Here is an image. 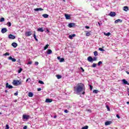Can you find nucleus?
Here are the masks:
<instances>
[{"label": "nucleus", "mask_w": 129, "mask_h": 129, "mask_svg": "<svg viewBox=\"0 0 129 129\" xmlns=\"http://www.w3.org/2000/svg\"><path fill=\"white\" fill-rule=\"evenodd\" d=\"M102 64V61H99L98 63V66H100V64Z\"/></svg>", "instance_id": "obj_39"}, {"label": "nucleus", "mask_w": 129, "mask_h": 129, "mask_svg": "<svg viewBox=\"0 0 129 129\" xmlns=\"http://www.w3.org/2000/svg\"><path fill=\"white\" fill-rule=\"evenodd\" d=\"M33 37L34 38V39H36V32L34 31V33L33 34Z\"/></svg>", "instance_id": "obj_41"}, {"label": "nucleus", "mask_w": 129, "mask_h": 129, "mask_svg": "<svg viewBox=\"0 0 129 129\" xmlns=\"http://www.w3.org/2000/svg\"><path fill=\"white\" fill-rule=\"evenodd\" d=\"M106 107H107L108 110H109V107H108V106H106Z\"/></svg>", "instance_id": "obj_57"}, {"label": "nucleus", "mask_w": 129, "mask_h": 129, "mask_svg": "<svg viewBox=\"0 0 129 129\" xmlns=\"http://www.w3.org/2000/svg\"><path fill=\"white\" fill-rule=\"evenodd\" d=\"M72 36L73 37H75V36H76V34H72Z\"/></svg>", "instance_id": "obj_56"}, {"label": "nucleus", "mask_w": 129, "mask_h": 129, "mask_svg": "<svg viewBox=\"0 0 129 129\" xmlns=\"http://www.w3.org/2000/svg\"><path fill=\"white\" fill-rule=\"evenodd\" d=\"M29 79H30V78L27 79L26 82H28V81H29Z\"/></svg>", "instance_id": "obj_61"}, {"label": "nucleus", "mask_w": 129, "mask_h": 129, "mask_svg": "<svg viewBox=\"0 0 129 129\" xmlns=\"http://www.w3.org/2000/svg\"><path fill=\"white\" fill-rule=\"evenodd\" d=\"M64 58H60L59 62H64Z\"/></svg>", "instance_id": "obj_38"}, {"label": "nucleus", "mask_w": 129, "mask_h": 129, "mask_svg": "<svg viewBox=\"0 0 129 129\" xmlns=\"http://www.w3.org/2000/svg\"><path fill=\"white\" fill-rule=\"evenodd\" d=\"M87 60L89 62H92V61H93V58L91 56H89L87 58Z\"/></svg>", "instance_id": "obj_13"}, {"label": "nucleus", "mask_w": 129, "mask_h": 129, "mask_svg": "<svg viewBox=\"0 0 129 129\" xmlns=\"http://www.w3.org/2000/svg\"><path fill=\"white\" fill-rule=\"evenodd\" d=\"M35 65H39V62L38 61H35Z\"/></svg>", "instance_id": "obj_46"}, {"label": "nucleus", "mask_w": 129, "mask_h": 129, "mask_svg": "<svg viewBox=\"0 0 129 129\" xmlns=\"http://www.w3.org/2000/svg\"><path fill=\"white\" fill-rule=\"evenodd\" d=\"M82 129H88V126L86 125L82 128Z\"/></svg>", "instance_id": "obj_30"}, {"label": "nucleus", "mask_w": 129, "mask_h": 129, "mask_svg": "<svg viewBox=\"0 0 129 129\" xmlns=\"http://www.w3.org/2000/svg\"><path fill=\"white\" fill-rule=\"evenodd\" d=\"M33 95H34V94H33V93H32V92H29V93H28V96H29V97H33Z\"/></svg>", "instance_id": "obj_24"}, {"label": "nucleus", "mask_w": 129, "mask_h": 129, "mask_svg": "<svg viewBox=\"0 0 129 129\" xmlns=\"http://www.w3.org/2000/svg\"><path fill=\"white\" fill-rule=\"evenodd\" d=\"M9 60H12V62H16L17 59L16 58H13L12 56H10L8 57Z\"/></svg>", "instance_id": "obj_10"}, {"label": "nucleus", "mask_w": 129, "mask_h": 129, "mask_svg": "<svg viewBox=\"0 0 129 129\" xmlns=\"http://www.w3.org/2000/svg\"><path fill=\"white\" fill-rule=\"evenodd\" d=\"M67 107H68V108H71V107H72L70 105H69V106H67Z\"/></svg>", "instance_id": "obj_52"}, {"label": "nucleus", "mask_w": 129, "mask_h": 129, "mask_svg": "<svg viewBox=\"0 0 129 129\" xmlns=\"http://www.w3.org/2000/svg\"><path fill=\"white\" fill-rule=\"evenodd\" d=\"M93 61H97V57H93Z\"/></svg>", "instance_id": "obj_35"}, {"label": "nucleus", "mask_w": 129, "mask_h": 129, "mask_svg": "<svg viewBox=\"0 0 129 129\" xmlns=\"http://www.w3.org/2000/svg\"><path fill=\"white\" fill-rule=\"evenodd\" d=\"M12 46L14 47V48H17V47H18V43L13 42L12 43Z\"/></svg>", "instance_id": "obj_12"}, {"label": "nucleus", "mask_w": 129, "mask_h": 129, "mask_svg": "<svg viewBox=\"0 0 129 129\" xmlns=\"http://www.w3.org/2000/svg\"><path fill=\"white\" fill-rule=\"evenodd\" d=\"M23 119H29V118H30V115L23 114Z\"/></svg>", "instance_id": "obj_3"}, {"label": "nucleus", "mask_w": 129, "mask_h": 129, "mask_svg": "<svg viewBox=\"0 0 129 129\" xmlns=\"http://www.w3.org/2000/svg\"><path fill=\"white\" fill-rule=\"evenodd\" d=\"M122 82L124 84L129 85L128 82L127 81H126V80H125V79H123L122 80Z\"/></svg>", "instance_id": "obj_17"}, {"label": "nucleus", "mask_w": 129, "mask_h": 129, "mask_svg": "<svg viewBox=\"0 0 129 129\" xmlns=\"http://www.w3.org/2000/svg\"><path fill=\"white\" fill-rule=\"evenodd\" d=\"M14 95H15V96L18 95V92H16V93H14Z\"/></svg>", "instance_id": "obj_55"}, {"label": "nucleus", "mask_w": 129, "mask_h": 129, "mask_svg": "<svg viewBox=\"0 0 129 129\" xmlns=\"http://www.w3.org/2000/svg\"><path fill=\"white\" fill-rule=\"evenodd\" d=\"M0 22H5V18H2L0 19Z\"/></svg>", "instance_id": "obj_31"}, {"label": "nucleus", "mask_w": 129, "mask_h": 129, "mask_svg": "<svg viewBox=\"0 0 129 129\" xmlns=\"http://www.w3.org/2000/svg\"><path fill=\"white\" fill-rule=\"evenodd\" d=\"M99 51H104V49H102V48H99Z\"/></svg>", "instance_id": "obj_44"}, {"label": "nucleus", "mask_w": 129, "mask_h": 129, "mask_svg": "<svg viewBox=\"0 0 129 129\" xmlns=\"http://www.w3.org/2000/svg\"><path fill=\"white\" fill-rule=\"evenodd\" d=\"M49 48V44H46L44 48V50H47Z\"/></svg>", "instance_id": "obj_27"}, {"label": "nucleus", "mask_w": 129, "mask_h": 129, "mask_svg": "<svg viewBox=\"0 0 129 129\" xmlns=\"http://www.w3.org/2000/svg\"><path fill=\"white\" fill-rule=\"evenodd\" d=\"M27 128H28V126L26 125L23 127V129H27Z\"/></svg>", "instance_id": "obj_48"}, {"label": "nucleus", "mask_w": 129, "mask_h": 129, "mask_svg": "<svg viewBox=\"0 0 129 129\" xmlns=\"http://www.w3.org/2000/svg\"><path fill=\"white\" fill-rule=\"evenodd\" d=\"M90 90H92V86L91 85H90Z\"/></svg>", "instance_id": "obj_49"}, {"label": "nucleus", "mask_w": 129, "mask_h": 129, "mask_svg": "<svg viewBox=\"0 0 129 129\" xmlns=\"http://www.w3.org/2000/svg\"><path fill=\"white\" fill-rule=\"evenodd\" d=\"M98 24L99 27H100V23L99 22H98Z\"/></svg>", "instance_id": "obj_63"}, {"label": "nucleus", "mask_w": 129, "mask_h": 129, "mask_svg": "<svg viewBox=\"0 0 129 129\" xmlns=\"http://www.w3.org/2000/svg\"><path fill=\"white\" fill-rule=\"evenodd\" d=\"M64 17H66V20H70L71 19V16L69 14H65Z\"/></svg>", "instance_id": "obj_6"}, {"label": "nucleus", "mask_w": 129, "mask_h": 129, "mask_svg": "<svg viewBox=\"0 0 129 129\" xmlns=\"http://www.w3.org/2000/svg\"><path fill=\"white\" fill-rule=\"evenodd\" d=\"M35 12H39V11H44V9L42 8H36L34 9Z\"/></svg>", "instance_id": "obj_18"}, {"label": "nucleus", "mask_w": 129, "mask_h": 129, "mask_svg": "<svg viewBox=\"0 0 129 129\" xmlns=\"http://www.w3.org/2000/svg\"><path fill=\"white\" fill-rule=\"evenodd\" d=\"M86 29H90L89 26H85Z\"/></svg>", "instance_id": "obj_53"}, {"label": "nucleus", "mask_w": 129, "mask_h": 129, "mask_svg": "<svg viewBox=\"0 0 129 129\" xmlns=\"http://www.w3.org/2000/svg\"><path fill=\"white\" fill-rule=\"evenodd\" d=\"M68 27H69V28H73V27H75V23H70V24H69V25H68Z\"/></svg>", "instance_id": "obj_9"}, {"label": "nucleus", "mask_w": 129, "mask_h": 129, "mask_svg": "<svg viewBox=\"0 0 129 129\" xmlns=\"http://www.w3.org/2000/svg\"><path fill=\"white\" fill-rule=\"evenodd\" d=\"M93 93H95V94H97V93H98V90H94L93 91Z\"/></svg>", "instance_id": "obj_28"}, {"label": "nucleus", "mask_w": 129, "mask_h": 129, "mask_svg": "<svg viewBox=\"0 0 129 129\" xmlns=\"http://www.w3.org/2000/svg\"><path fill=\"white\" fill-rule=\"evenodd\" d=\"M69 39H71V40H72V39H73V37L72 36V35H70L69 36Z\"/></svg>", "instance_id": "obj_37"}, {"label": "nucleus", "mask_w": 129, "mask_h": 129, "mask_svg": "<svg viewBox=\"0 0 129 129\" xmlns=\"http://www.w3.org/2000/svg\"><path fill=\"white\" fill-rule=\"evenodd\" d=\"M42 17H43V18H44L45 19H47V18H48L49 15L48 14H45L42 15Z\"/></svg>", "instance_id": "obj_23"}, {"label": "nucleus", "mask_w": 129, "mask_h": 129, "mask_svg": "<svg viewBox=\"0 0 129 129\" xmlns=\"http://www.w3.org/2000/svg\"><path fill=\"white\" fill-rule=\"evenodd\" d=\"M46 54H47V55H50V54H52V50L47 49L46 51Z\"/></svg>", "instance_id": "obj_16"}, {"label": "nucleus", "mask_w": 129, "mask_h": 129, "mask_svg": "<svg viewBox=\"0 0 129 129\" xmlns=\"http://www.w3.org/2000/svg\"><path fill=\"white\" fill-rule=\"evenodd\" d=\"M86 36H87V37H89V36H90L91 35V31L88 32V31H86Z\"/></svg>", "instance_id": "obj_20"}, {"label": "nucleus", "mask_w": 129, "mask_h": 129, "mask_svg": "<svg viewBox=\"0 0 129 129\" xmlns=\"http://www.w3.org/2000/svg\"><path fill=\"white\" fill-rule=\"evenodd\" d=\"M116 117H117V118H120V116H119V115L118 114H117L116 115Z\"/></svg>", "instance_id": "obj_47"}, {"label": "nucleus", "mask_w": 129, "mask_h": 129, "mask_svg": "<svg viewBox=\"0 0 129 129\" xmlns=\"http://www.w3.org/2000/svg\"><path fill=\"white\" fill-rule=\"evenodd\" d=\"M64 112H65V113H68V110L67 109L64 110Z\"/></svg>", "instance_id": "obj_45"}, {"label": "nucleus", "mask_w": 129, "mask_h": 129, "mask_svg": "<svg viewBox=\"0 0 129 129\" xmlns=\"http://www.w3.org/2000/svg\"><path fill=\"white\" fill-rule=\"evenodd\" d=\"M52 101H53V100H52V99L47 98L45 100V102H47V103L52 102Z\"/></svg>", "instance_id": "obj_14"}, {"label": "nucleus", "mask_w": 129, "mask_h": 129, "mask_svg": "<svg viewBox=\"0 0 129 129\" xmlns=\"http://www.w3.org/2000/svg\"><path fill=\"white\" fill-rule=\"evenodd\" d=\"M6 87H7V88H8L9 89H12V88H13L14 87H13V86L9 85V83H6Z\"/></svg>", "instance_id": "obj_11"}, {"label": "nucleus", "mask_w": 129, "mask_h": 129, "mask_svg": "<svg viewBox=\"0 0 129 129\" xmlns=\"http://www.w3.org/2000/svg\"><path fill=\"white\" fill-rule=\"evenodd\" d=\"M83 92L82 93V94L84 95L85 94V91H82Z\"/></svg>", "instance_id": "obj_54"}, {"label": "nucleus", "mask_w": 129, "mask_h": 129, "mask_svg": "<svg viewBox=\"0 0 129 129\" xmlns=\"http://www.w3.org/2000/svg\"><path fill=\"white\" fill-rule=\"evenodd\" d=\"M125 72L127 74H128V75H129V72L128 71H126Z\"/></svg>", "instance_id": "obj_59"}, {"label": "nucleus", "mask_w": 129, "mask_h": 129, "mask_svg": "<svg viewBox=\"0 0 129 129\" xmlns=\"http://www.w3.org/2000/svg\"><path fill=\"white\" fill-rule=\"evenodd\" d=\"M41 90H42V89H41V88L37 89V91H41Z\"/></svg>", "instance_id": "obj_51"}, {"label": "nucleus", "mask_w": 129, "mask_h": 129, "mask_svg": "<svg viewBox=\"0 0 129 129\" xmlns=\"http://www.w3.org/2000/svg\"><path fill=\"white\" fill-rule=\"evenodd\" d=\"M96 63H93V64H92V66H91V67H92V68H95V67H96Z\"/></svg>", "instance_id": "obj_32"}, {"label": "nucleus", "mask_w": 129, "mask_h": 129, "mask_svg": "<svg viewBox=\"0 0 129 129\" xmlns=\"http://www.w3.org/2000/svg\"><path fill=\"white\" fill-rule=\"evenodd\" d=\"M57 59H58V60H60V59H61V58L60 57V56H58Z\"/></svg>", "instance_id": "obj_58"}, {"label": "nucleus", "mask_w": 129, "mask_h": 129, "mask_svg": "<svg viewBox=\"0 0 129 129\" xmlns=\"http://www.w3.org/2000/svg\"><path fill=\"white\" fill-rule=\"evenodd\" d=\"M111 124V121H107L105 122V125H109Z\"/></svg>", "instance_id": "obj_19"}, {"label": "nucleus", "mask_w": 129, "mask_h": 129, "mask_svg": "<svg viewBox=\"0 0 129 129\" xmlns=\"http://www.w3.org/2000/svg\"><path fill=\"white\" fill-rule=\"evenodd\" d=\"M94 56H95V57H96V56H98V52H97V51H95L94 52Z\"/></svg>", "instance_id": "obj_25"}, {"label": "nucleus", "mask_w": 129, "mask_h": 129, "mask_svg": "<svg viewBox=\"0 0 129 129\" xmlns=\"http://www.w3.org/2000/svg\"><path fill=\"white\" fill-rule=\"evenodd\" d=\"M74 91H77L78 93H80V92L82 91H85V86H84V84L81 83H78L77 87H74Z\"/></svg>", "instance_id": "obj_1"}, {"label": "nucleus", "mask_w": 129, "mask_h": 129, "mask_svg": "<svg viewBox=\"0 0 129 129\" xmlns=\"http://www.w3.org/2000/svg\"><path fill=\"white\" fill-rule=\"evenodd\" d=\"M4 56H10V53L6 52L4 54Z\"/></svg>", "instance_id": "obj_29"}, {"label": "nucleus", "mask_w": 129, "mask_h": 129, "mask_svg": "<svg viewBox=\"0 0 129 129\" xmlns=\"http://www.w3.org/2000/svg\"><path fill=\"white\" fill-rule=\"evenodd\" d=\"M22 71H23V69L20 68V69L18 70V73H21V72H22Z\"/></svg>", "instance_id": "obj_33"}, {"label": "nucleus", "mask_w": 129, "mask_h": 129, "mask_svg": "<svg viewBox=\"0 0 129 129\" xmlns=\"http://www.w3.org/2000/svg\"><path fill=\"white\" fill-rule=\"evenodd\" d=\"M1 32L2 34H5V33H7V32H8V29H7L6 28H2Z\"/></svg>", "instance_id": "obj_8"}, {"label": "nucleus", "mask_w": 129, "mask_h": 129, "mask_svg": "<svg viewBox=\"0 0 129 129\" xmlns=\"http://www.w3.org/2000/svg\"><path fill=\"white\" fill-rule=\"evenodd\" d=\"M53 117H54V118H57V115H54Z\"/></svg>", "instance_id": "obj_60"}, {"label": "nucleus", "mask_w": 129, "mask_h": 129, "mask_svg": "<svg viewBox=\"0 0 129 129\" xmlns=\"http://www.w3.org/2000/svg\"><path fill=\"white\" fill-rule=\"evenodd\" d=\"M127 104H129V102H126Z\"/></svg>", "instance_id": "obj_64"}, {"label": "nucleus", "mask_w": 129, "mask_h": 129, "mask_svg": "<svg viewBox=\"0 0 129 129\" xmlns=\"http://www.w3.org/2000/svg\"><path fill=\"white\" fill-rule=\"evenodd\" d=\"M7 26H8V27H11V26H12V23H11V22H8L7 23Z\"/></svg>", "instance_id": "obj_34"}, {"label": "nucleus", "mask_w": 129, "mask_h": 129, "mask_svg": "<svg viewBox=\"0 0 129 129\" xmlns=\"http://www.w3.org/2000/svg\"><path fill=\"white\" fill-rule=\"evenodd\" d=\"M13 85L15 86H18V85H21L22 84V81L19 80H14L13 82Z\"/></svg>", "instance_id": "obj_2"}, {"label": "nucleus", "mask_w": 129, "mask_h": 129, "mask_svg": "<svg viewBox=\"0 0 129 129\" xmlns=\"http://www.w3.org/2000/svg\"><path fill=\"white\" fill-rule=\"evenodd\" d=\"M32 35V31H28L25 32V36L26 37H30Z\"/></svg>", "instance_id": "obj_5"}, {"label": "nucleus", "mask_w": 129, "mask_h": 129, "mask_svg": "<svg viewBox=\"0 0 129 129\" xmlns=\"http://www.w3.org/2000/svg\"><path fill=\"white\" fill-rule=\"evenodd\" d=\"M38 83H40V84H44V82L42 81H39Z\"/></svg>", "instance_id": "obj_36"}, {"label": "nucleus", "mask_w": 129, "mask_h": 129, "mask_svg": "<svg viewBox=\"0 0 129 129\" xmlns=\"http://www.w3.org/2000/svg\"><path fill=\"white\" fill-rule=\"evenodd\" d=\"M6 127L5 129H9L10 128V126H9V124H6Z\"/></svg>", "instance_id": "obj_40"}, {"label": "nucleus", "mask_w": 129, "mask_h": 129, "mask_svg": "<svg viewBox=\"0 0 129 129\" xmlns=\"http://www.w3.org/2000/svg\"><path fill=\"white\" fill-rule=\"evenodd\" d=\"M120 22V23H122V20H120V19H117L115 21V24H117V23L118 22Z\"/></svg>", "instance_id": "obj_21"}, {"label": "nucleus", "mask_w": 129, "mask_h": 129, "mask_svg": "<svg viewBox=\"0 0 129 129\" xmlns=\"http://www.w3.org/2000/svg\"><path fill=\"white\" fill-rule=\"evenodd\" d=\"M81 69L82 70V72H84V69H83V68L82 67H81Z\"/></svg>", "instance_id": "obj_50"}, {"label": "nucleus", "mask_w": 129, "mask_h": 129, "mask_svg": "<svg viewBox=\"0 0 129 129\" xmlns=\"http://www.w3.org/2000/svg\"><path fill=\"white\" fill-rule=\"evenodd\" d=\"M9 38L11 39L12 40H14V39H16V36H15L13 34H10L9 35Z\"/></svg>", "instance_id": "obj_7"}, {"label": "nucleus", "mask_w": 129, "mask_h": 129, "mask_svg": "<svg viewBox=\"0 0 129 129\" xmlns=\"http://www.w3.org/2000/svg\"><path fill=\"white\" fill-rule=\"evenodd\" d=\"M56 77H57V79H61V78H62V76L59 75H56Z\"/></svg>", "instance_id": "obj_26"}, {"label": "nucleus", "mask_w": 129, "mask_h": 129, "mask_svg": "<svg viewBox=\"0 0 129 129\" xmlns=\"http://www.w3.org/2000/svg\"><path fill=\"white\" fill-rule=\"evenodd\" d=\"M123 9V11H124L125 12H127V11H128V7L127 6L124 7Z\"/></svg>", "instance_id": "obj_22"}, {"label": "nucleus", "mask_w": 129, "mask_h": 129, "mask_svg": "<svg viewBox=\"0 0 129 129\" xmlns=\"http://www.w3.org/2000/svg\"><path fill=\"white\" fill-rule=\"evenodd\" d=\"M106 36H110V32H108L106 34H105Z\"/></svg>", "instance_id": "obj_42"}, {"label": "nucleus", "mask_w": 129, "mask_h": 129, "mask_svg": "<svg viewBox=\"0 0 129 129\" xmlns=\"http://www.w3.org/2000/svg\"><path fill=\"white\" fill-rule=\"evenodd\" d=\"M8 92H9V91H8V90H5L6 93H8Z\"/></svg>", "instance_id": "obj_62"}, {"label": "nucleus", "mask_w": 129, "mask_h": 129, "mask_svg": "<svg viewBox=\"0 0 129 129\" xmlns=\"http://www.w3.org/2000/svg\"><path fill=\"white\" fill-rule=\"evenodd\" d=\"M33 63V61H29L27 63L28 65H31Z\"/></svg>", "instance_id": "obj_43"}, {"label": "nucleus", "mask_w": 129, "mask_h": 129, "mask_svg": "<svg viewBox=\"0 0 129 129\" xmlns=\"http://www.w3.org/2000/svg\"><path fill=\"white\" fill-rule=\"evenodd\" d=\"M38 32H41V33H43L44 32V28L43 27L39 28L37 29Z\"/></svg>", "instance_id": "obj_15"}, {"label": "nucleus", "mask_w": 129, "mask_h": 129, "mask_svg": "<svg viewBox=\"0 0 129 129\" xmlns=\"http://www.w3.org/2000/svg\"><path fill=\"white\" fill-rule=\"evenodd\" d=\"M109 16L110 17H115V16H116V13L115 12H110Z\"/></svg>", "instance_id": "obj_4"}]
</instances>
